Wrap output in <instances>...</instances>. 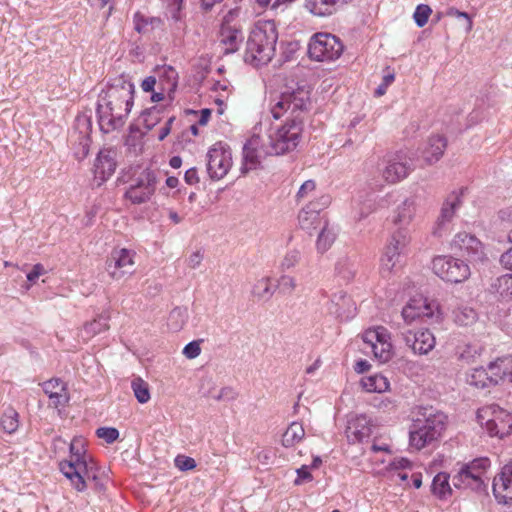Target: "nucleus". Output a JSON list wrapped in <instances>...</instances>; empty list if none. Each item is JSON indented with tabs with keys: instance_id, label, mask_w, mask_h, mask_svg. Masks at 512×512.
Segmentation results:
<instances>
[{
	"instance_id": "nucleus-1",
	"label": "nucleus",
	"mask_w": 512,
	"mask_h": 512,
	"mask_svg": "<svg viewBox=\"0 0 512 512\" xmlns=\"http://www.w3.org/2000/svg\"><path fill=\"white\" fill-rule=\"evenodd\" d=\"M302 130V120L291 119L281 127L254 134L243 147L242 173L260 167L267 156L293 151L301 140Z\"/></svg>"
},
{
	"instance_id": "nucleus-2",
	"label": "nucleus",
	"mask_w": 512,
	"mask_h": 512,
	"mask_svg": "<svg viewBox=\"0 0 512 512\" xmlns=\"http://www.w3.org/2000/svg\"><path fill=\"white\" fill-rule=\"evenodd\" d=\"M134 91V84L121 76L99 96L96 112L102 132L110 133L124 126L133 107Z\"/></svg>"
},
{
	"instance_id": "nucleus-3",
	"label": "nucleus",
	"mask_w": 512,
	"mask_h": 512,
	"mask_svg": "<svg viewBox=\"0 0 512 512\" xmlns=\"http://www.w3.org/2000/svg\"><path fill=\"white\" fill-rule=\"evenodd\" d=\"M447 416L433 407H419L409 428V444L416 450L438 440L446 428Z\"/></svg>"
},
{
	"instance_id": "nucleus-4",
	"label": "nucleus",
	"mask_w": 512,
	"mask_h": 512,
	"mask_svg": "<svg viewBox=\"0 0 512 512\" xmlns=\"http://www.w3.org/2000/svg\"><path fill=\"white\" fill-rule=\"evenodd\" d=\"M278 40L277 26L274 20H259L247 41L244 60L256 67L268 64L276 51Z\"/></svg>"
},
{
	"instance_id": "nucleus-5",
	"label": "nucleus",
	"mask_w": 512,
	"mask_h": 512,
	"mask_svg": "<svg viewBox=\"0 0 512 512\" xmlns=\"http://www.w3.org/2000/svg\"><path fill=\"white\" fill-rule=\"evenodd\" d=\"M311 106L310 91L305 87H298L291 92H283L271 107L275 119L281 118L290 111L292 119L301 120L300 114L308 111Z\"/></svg>"
},
{
	"instance_id": "nucleus-6",
	"label": "nucleus",
	"mask_w": 512,
	"mask_h": 512,
	"mask_svg": "<svg viewBox=\"0 0 512 512\" xmlns=\"http://www.w3.org/2000/svg\"><path fill=\"white\" fill-rule=\"evenodd\" d=\"M477 417L491 437L503 439L512 434V413L498 405L480 409Z\"/></svg>"
},
{
	"instance_id": "nucleus-7",
	"label": "nucleus",
	"mask_w": 512,
	"mask_h": 512,
	"mask_svg": "<svg viewBox=\"0 0 512 512\" xmlns=\"http://www.w3.org/2000/svg\"><path fill=\"white\" fill-rule=\"evenodd\" d=\"M70 459L59 463V469L63 475L71 481L76 490L83 488L80 473L85 470L88 464L94 462L86 455L82 439L74 438L70 443Z\"/></svg>"
},
{
	"instance_id": "nucleus-8",
	"label": "nucleus",
	"mask_w": 512,
	"mask_h": 512,
	"mask_svg": "<svg viewBox=\"0 0 512 512\" xmlns=\"http://www.w3.org/2000/svg\"><path fill=\"white\" fill-rule=\"evenodd\" d=\"M432 270L443 281L457 284L467 280L471 274L469 265L452 256H436L432 260Z\"/></svg>"
},
{
	"instance_id": "nucleus-9",
	"label": "nucleus",
	"mask_w": 512,
	"mask_h": 512,
	"mask_svg": "<svg viewBox=\"0 0 512 512\" xmlns=\"http://www.w3.org/2000/svg\"><path fill=\"white\" fill-rule=\"evenodd\" d=\"M344 46L340 39L330 33H316L308 45L309 57L315 61H333L342 54Z\"/></svg>"
},
{
	"instance_id": "nucleus-10",
	"label": "nucleus",
	"mask_w": 512,
	"mask_h": 512,
	"mask_svg": "<svg viewBox=\"0 0 512 512\" xmlns=\"http://www.w3.org/2000/svg\"><path fill=\"white\" fill-rule=\"evenodd\" d=\"M411 240V233L407 227H397L390 237L389 244L381 258L382 273H391L399 263L402 254L406 253Z\"/></svg>"
},
{
	"instance_id": "nucleus-11",
	"label": "nucleus",
	"mask_w": 512,
	"mask_h": 512,
	"mask_svg": "<svg viewBox=\"0 0 512 512\" xmlns=\"http://www.w3.org/2000/svg\"><path fill=\"white\" fill-rule=\"evenodd\" d=\"M157 177L154 171L145 169L125 192V198L133 204H143L151 199L156 191Z\"/></svg>"
},
{
	"instance_id": "nucleus-12",
	"label": "nucleus",
	"mask_w": 512,
	"mask_h": 512,
	"mask_svg": "<svg viewBox=\"0 0 512 512\" xmlns=\"http://www.w3.org/2000/svg\"><path fill=\"white\" fill-rule=\"evenodd\" d=\"M330 203V198L327 195L321 196L316 201L307 204L298 214V223L301 229L306 230L308 233L318 230L327 223V220L322 215V210Z\"/></svg>"
},
{
	"instance_id": "nucleus-13",
	"label": "nucleus",
	"mask_w": 512,
	"mask_h": 512,
	"mask_svg": "<svg viewBox=\"0 0 512 512\" xmlns=\"http://www.w3.org/2000/svg\"><path fill=\"white\" fill-rule=\"evenodd\" d=\"M451 249L472 262H482L485 259L484 245L473 234L465 231L457 233L451 241Z\"/></svg>"
},
{
	"instance_id": "nucleus-14",
	"label": "nucleus",
	"mask_w": 512,
	"mask_h": 512,
	"mask_svg": "<svg viewBox=\"0 0 512 512\" xmlns=\"http://www.w3.org/2000/svg\"><path fill=\"white\" fill-rule=\"evenodd\" d=\"M91 121L86 116H79L75 120V125L70 134L74 157L81 161L87 157L91 144Z\"/></svg>"
},
{
	"instance_id": "nucleus-15",
	"label": "nucleus",
	"mask_w": 512,
	"mask_h": 512,
	"mask_svg": "<svg viewBox=\"0 0 512 512\" xmlns=\"http://www.w3.org/2000/svg\"><path fill=\"white\" fill-rule=\"evenodd\" d=\"M134 253L128 249L114 250L106 260V271L114 280L134 272Z\"/></svg>"
},
{
	"instance_id": "nucleus-16",
	"label": "nucleus",
	"mask_w": 512,
	"mask_h": 512,
	"mask_svg": "<svg viewBox=\"0 0 512 512\" xmlns=\"http://www.w3.org/2000/svg\"><path fill=\"white\" fill-rule=\"evenodd\" d=\"M413 170L410 159L401 154H395L385 160L382 177L387 183H397L405 179Z\"/></svg>"
},
{
	"instance_id": "nucleus-17",
	"label": "nucleus",
	"mask_w": 512,
	"mask_h": 512,
	"mask_svg": "<svg viewBox=\"0 0 512 512\" xmlns=\"http://www.w3.org/2000/svg\"><path fill=\"white\" fill-rule=\"evenodd\" d=\"M402 338L405 344L419 355L428 354L436 343L434 335L428 329H419L415 332L407 330L402 332Z\"/></svg>"
},
{
	"instance_id": "nucleus-18",
	"label": "nucleus",
	"mask_w": 512,
	"mask_h": 512,
	"mask_svg": "<svg viewBox=\"0 0 512 512\" xmlns=\"http://www.w3.org/2000/svg\"><path fill=\"white\" fill-rule=\"evenodd\" d=\"M462 205L461 194L452 192L442 204L440 214L433 228V235L441 237L446 231L447 225L452 221L456 211Z\"/></svg>"
},
{
	"instance_id": "nucleus-19",
	"label": "nucleus",
	"mask_w": 512,
	"mask_h": 512,
	"mask_svg": "<svg viewBox=\"0 0 512 512\" xmlns=\"http://www.w3.org/2000/svg\"><path fill=\"white\" fill-rule=\"evenodd\" d=\"M493 492L500 503L512 502V461L493 480Z\"/></svg>"
},
{
	"instance_id": "nucleus-20",
	"label": "nucleus",
	"mask_w": 512,
	"mask_h": 512,
	"mask_svg": "<svg viewBox=\"0 0 512 512\" xmlns=\"http://www.w3.org/2000/svg\"><path fill=\"white\" fill-rule=\"evenodd\" d=\"M328 310L335 317L346 321L354 317L356 305L352 298L343 291L333 294Z\"/></svg>"
},
{
	"instance_id": "nucleus-21",
	"label": "nucleus",
	"mask_w": 512,
	"mask_h": 512,
	"mask_svg": "<svg viewBox=\"0 0 512 512\" xmlns=\"http://www.w3.org/2000/svg\"><path fill=\"white\" fill-rule=\"evenodd\" d=\"M207 173L212 181H219L224 177V145L215 143L207 153Z\"/></svg>"
},
{
	"instance_id": "nucleus-22",
	"label": "nucleus",
	"mask_w": 512,
	"mask_h": 512,
	"mask_svg": "<svg viewBox=\"0 0 512 512\" xmlns=\"http://www.w3.org/2000/svg\"><path fill=\"white\" fill-rule=\"evenodd\" d=\"M42 388L44 393L49 397L50 406L53 408L57 409L63 407L69 400L66 384L59 378L45 381L42 384Z\"/></svg>"
},
{
	"instance_id": "nucleus-23",
	"label": "nucleus",
	"mask_w": 512,
	"mask_h": 512,
	"mask_svg": "<svg viewBox=\"0 0 512 512\" xmlns=\"http://www.w3.org/2000/svg\"><path fill=\"white\" fill-rule=\"evenodd\" d=\"M351 0H305V8L314 16L327 17L343 8Z\"/></svg>"
},
{
	"instance_id": "nucleus-24",
	"label": "nucleus",
	"mask_w": 512,
	"mask_h": 512,
	"mask_svg": "<svg viewBox=\"0 0 512 512\" xmlns=\"http://www.w3.org/2000/svg\"><path fill=\"white\" fill-rule=\"evenodd\" d=\"M95 177L100 178V183L106 181L116 169L115 152L111 149L101 150L94 164Z\"/></svg>"
},
{
	"instance_id": "nucleus-25",
	"label": "nucleus",
	"mask_w": 512,
	"mask_h": 512,
	"mask_svg": "<svg viewBox=\"0 0 512 512\" xmlns=\"http://www.w3.org/2000/svg\"><path fill=\"white\" fill-rule=\"evenodd\" d=\"M349 443L362 442L371 434V428L365 416H357L348 420L345 430Z\"/></svg>"
},
{
	"instance_id": "nucleus-26",
	"label": "nucleus",
	"mask_w": 512,
	"mask_h": 512,
	"mask_svg": "<svg viewBox=\"0 0 512 512\" xmlns=\"http://www.w3.org/2000/svg\"><path fill=\"white\" fill-rule=\"evenodd\" d=\"M402 318L406 324H412L421 317H430L429 305L422 299L410 300L402 309Z\"/></svg>"
},
{
	"instance_id": "nucleus-27",
	"label": "nucleus",
	"mask_w": 512,
	"mask_h": 512,
	"mask_svg": "<svg viewBox=\"0 0 512 512\" xmlns=\"http://www.w3.org/2000/svg\"><path fill=\"white\" fill-rule=\"evenodd\" d=\"M416 214V200L414 197L406 198L395 210L393 224L399 227H407L413 221Z\"/></svg>"
},
{
	"instance_id": "nucleus-28",
	"label": "nucleus",
	"mask_w": 512,
	"mask_h": 512,
	"mask_svg": "<svg viewBox=\"0 0 512 512\" xmlns=\"http://www.w3.org/2000/svg\"><path fill=\"white\" fill-rule=\"evenodd\" d=\"M499 375L500 373L498 372H493V375H490L486 369L479 367L472 370L467 378V382L476 388H488L500 383Z\"/></svg>"
},
{
	"instance_id": "nucleus-29",
	"label": "nucleus",
	"mask_w": 512,
	"mask_h": 512,
	"mask_svg": "<svg viewBox=\"0 0 512 512\" xmlns=\"http://www.w3.org/2000/svg\"><path fill=\"white\" fill-rule=\"evenodd\" d=\"M447 147V139L442 135L431 136L423 151L424 160L428 164L437 162L444 154Z\"/></svg>"
},
{
	"instance_id": "nucleus-30",
	"label": "nucleus",
	"mask_w": 512,
	"mask_h": 512,
	"mask_svg": "<svg viewBox=\"0 0 512 512\" xmlns=\"http://www.w3.org/2000/svg\"><path fill=\"white\" fill-rule=\"evenodd\" d=\"M178 73L171 67H163L159 71L158 89L167 90L170 100H173V94L177 88Z\"/></svg>"
},
{
	"instance_id": "nucleus-31",
	"label": "nucleus",
	"mask_w": 512,
	"mask_h": 512,
	"mask_svg": "<svg viewBox=\"0 0 512 512\" xmlns=\"http://www.w3.org/2000/svg\"><path fill=\"white\" fill-rule=\"evenodd\" d=\"M305 437V429L302 423L292 422L282 435V446L291 448L300 443Z\"/></svg>"
},
{
	"instance_id": "nucleus-32",
	"label": "nucleus",
	"mask_w": 512,
	"mask_h": 512,
	"mask_svg": "<svg viewBox=\"0 0 512 512\" xmlns=\"http://www.w3.org/2000/svg\"><path fill=\"white\" fill-rule=\"evenodd\" d=\"M81 481L83 482V488L78 490L79 492L84 491L89 484H92L96 491L104 490V482L102 478L98 475V468L95 462H91L88 464L85 470L80 473Z\"/></svg>"
},
{
	"instance_id": "nucleus-33",
	"label": "nucleus",
	"mask_w": 512,
	"mask_h": 512,
	"mask_svg": "<svg viewBox=\"0 0 512 512\" xmlns=\"http://www.w3.org/2000/svg\"><path fill=\"white\" fill-rule=\"evenodd\" d=\"M453 321L459 326H470L478 319V314L474 308L461 304L452 311Z\"/></svg>"
},
{
	"instance_id": "nucleus-34",
	"label": "nucleus",
	"mask_w": 512,
	"mask_h": 512,
	"mask_svg": "<svg viewBox=\"0 0 512 512\" xmlns=\"http://www.w3.org/2000/svg\"><path fill=\"white\" fill-rule=\"evenodd\" d=\"M490 466L488 458H479L473 460L471 463L463 466L468 474L473 475L474 487L480 489L483 485V475L487 468Z\"/></svg>"
},
{
	"instance_id": "nucleus-35",
	"label": "nucleus",
	"mask_w": 512,
	"mask_h": 512,
	"mask_svg": "<svg viewBox=\"0 0 512 512\" xmlns=\"http://www.w3.org/2000/svg\"><path fill=\"white\" fill-rule=\"evenodd\" d=\"M432 493L441 500H445L452 495V487L449 483V474L445 472L438 473L431 485Z\"/></svg>"
},
{
	"instance_id": "nucleus-36",
	"label": "nucleus",
	"mask_w": 512,
	"mask_h": 512,
	"mask_svg": "<svg viewBox=\"0 0 512 512\" xmlns=\"http://www.w3.org/2000/svg\"><path fill=\"white\" fill-rule=\"evenodd\" d=\"M361 385L367 392L382 393L389 389L390 383L385 376L381 374H375L363 378L361 380Z\"/></svg>"
},
{
	"instance_id": "nucleus-37",
	"label": "nucleus",
	"mask_w": 512,
	"mask_h": 512,
	"mask_svg": "<svg viewBox=\"0 0 512 512\" xmlns=\"http://www.w3.org/2000/svg\"><path fill=\"white\" fill-rule=\"evenodd\" d=\"M108 319L109 317L107 315L101 314L93 321L86 323L83 327V335H86L87 338H92L93 336L106 331L109 328Z\"/></svg>"
},
{
	"instance_id": "nucleus-38",
	"label": "nucleus",
	"mask_w": 512,
	"mask_h": 512,
	"mask_svg": "<svg viewBox=\"0 0 512 512\" xmlns=\"http://www.w3.org/2000/svg\"><path fill=\"white\" fill-rule=\"evenodd\" d=\"M243 40L244 34L240 28L226 27V55L237 51Z\"/></svg>"
},
{
	"instance_id": "nucleus-39",
	"label": "nucleus",
	"mask_w": 512,
	"mask_h": 512,
	"mask_svg": "<svg viewBox=\"0 0 512 512\" xmlns=\"http://www.w3.org/2000/svg\"><path fill=\"white\" fill-rule=\"evenodd\" d=\"M18 417V412L14 408L8 407L0 419V426L3 431L8 434L14 433L19 426Z\"/></svg>"
},
{
	"instance_id": "nucleus-40",
	"label": "nucleus",
	"mask_w": 512,
	"mask_h": 512,
	"mask_svg": "<svg viewBox=\"0 0 512 512\" xmlns=\"http://www.w3.org/2000/svg\"><path fill=\"white\" fill-rule=\"evenodd\" d=\"M160 23L161 20L159 18H146L139 12L134 15V29L141 34L150 32L155 26H159Z\"/></svg>"
},
{
	"instance_id": "nucleus-41",
	"label": "nucleus",
	"mask_w": 512,
	"mask_h": 512,
	"mask_svg": "<svg viewBox=\"0 0 512 512\" xmlns=\"http://www.w3.org/2000/svg\"><path fill=\"white\" fill-rule=\"evenodd\" d=\"M320 232L316 241V248L319 252H326L335 241V234L331 229L328 228L326 223L324 226L319 228Z\"/></svg>"
},
{
	"instance_id": "nucleus-42",
	"label": "nucleus",
	"mask_w": 512,
	"mask_h": 512,
	"mask_svg": "<svg viewBox=\"0 0 512 512\" xmlns=\"http://www.w3.org/2000/svg\"><path fill=\"white\" fill-rule=\"evenodd\" d=\"M363 341L365 343H382L390 341V334L383 326H378L368 329L363 334Z\"/></svg>"
},
{
	"instance_id": "nucleus-43",
	"label": "nucleus",
	"mask_w": 512,
	"mask_h": 512,
	"mask_svg": "<svg viewBox=\"0 0 512 512\" xmlns=\"http://www.w3.org/2000/svg\"><path fill=\"white\" fill-rule=\"evenodd\" d=\"M371 351L373 352L375 358H377L380 362H387L392 357V344L390 341L382 342V343H366Z\"/></svg>"
},
{
	"instance_id": "nucleus-44",
	"label": "nucleus",
	"mask_w": 512,
	"mask_h": 512,
	"mask_svg": "<svg viewBox=\"0 0 512 512\" xmlns=\"http://www.w3.org/2000/svg\"><path fill=\"white\" fill-rule=\"evenodd\" d=\"M131 388L139 403L144 404L150 400L148 383L145 382L142 378H134L131 382Z\"/></svg>"
},
{
	"instance_id": "nucleus-45",
	"label": "nucleus",
	"mask_w": 512,
	"mask_h": 512,
	"mask_svg": "<svg viewBox=\"0 0 512 512\" xmlns=\"http://www.w3.org/2000/svg\"><path fill=\"white\" fill-rule=\"evenodd\" d=\"M475 478L473 475L468 474L464 467L460 469V471L453 476L452 483L454 488L456 489H471V490H479L474 487Z\"/></svg>"
},
{
	"instance_id": "nucleus-46",
	"label": "nucleus",
	"mask_w": 512,
	"mask_h": 512,
	"mask_svg": "<svg viewBox=\"0 0 512 512\" xmlns=\"http://www.w3.org/2000/svg\"><path fill=\"white\" fill-rule=\"evenodd\" d=\"M251 292L258 301H265L272 297L274 290L271 288L269 279L263 278L255 284Z\"/></svg>"
},
{
	"instance_id": "nucleus-47",
	"label": "nucleus",
	"mask_w": 512,
	"mask_h": 512,
	"mask_svg": "<svg viewBox=\"0 0 512 512\" xmlns=\"http://www.w3.org/2000/svg\"><path fill=\"white\" fill-rule=\"evenodd\" d=\"M161 111L156 106L144 110L141 114L143 123L147 131L153 129L161 121Z\"/></svg>"
},
{
	"instance_id": "nucleus-48",
	"label": "nucleus",
	"mask_w": 512,
	"mask_h": 512,
	"mask_svg": "<svg viewBox=\"0 0 512 512\" xmlns=\"http://www.w3.org/2000/svg\"><path fill=\"white\" fill-rule=\"evenodd\" d=\"M336 271L343 279L350 280L355 274L354 264L347 258L341 259L336 264Z\"/></svg>"
},
{
	"instance_id": "nucleus-49",
	"label": "nucleus",
	"mask_w": 512,
	"mask_h": 512,
	"mask_svg": "<svg viewBox=\"0 0 512 512\" xmlns=\"http://www.w3.org/2000/svg\"><path fill=\"white\" fill-rule=\"evenodd\" d=\"M432 10L428 5L420 4L416 7L413 18L418 27H424L429 19Z\"/></svg>"
},
{
	"instance_id": "nucleus-50",
	"label": "nucleus",
	"mask_w": 512,
	"mask_h": 512,
	"mask_svg": "<svg viewBox=\"0 0 512 512\" xmlns=\"http://www.w3.org/2000/svg\"><path fill=\"white\" fill-rule=\"evenodd\" d=\"M253 453H254L255 458L262 465H269V464H271L273 459H274V457H275V452L270 447H264V448L258 447L257 449L253 450Z\"/></svg>"
},
{
	"instance_id": "nucleus-51",
	"label": "nucleus",
	"mask_w": 512,
	"mask_h": 512,
	"mask_svg": "<svg viewBox=\"0 0 512 512\" xmlns=\"http://www.w3.org/2000/svg\"><path fill=\"white\" fill-rule=\"evenodd\" d=\"M98 438L104 439L108 444L115 442L119 437V431L114 427H100L96 430Z\"/></svg>"
},
{
	"instance_id": "nucleus-52",
	"label": "nucleus",
	"mask_w": 512,
	"mask_h": 512,
	"mask_svg": "<svg viewBox=\"0 0 512 512\" xmlns=\"http://www.w3.org/2000/svg\"><path fill=\"white\" fill-rule=\"evenodd\" d=\"M300 258H301V253L299 250H297V249L289 250L285 254V256L281 262L282 269L293 268L300 261Z\"/></svg>"
},
{
	"instance_id": "nucleus-53",
	"label": "nucleus",
	"mask_w": 512,
	"mask_h": 512,
	"mask_svg": "<svg viewBox=\"0 0 512 512\" xmlns=\"http://www.w3.org/2000/svg\"><path fill=\"white\" fill-rule=\"evenodd\" d=\"M185 311L182 308H174L169 315L170 326L174 330H179L184 323Z\"/></svg>"
},
{
	"instance_id": "nucleus-54",
	"label": "nucleus",
	"mask_w": 512,
	"mask_h": 512,
	"mask_svg": "<svg viewBox=\"0 0 512 512\" xmlns=\"http://www.w3.org/2000/svg\"><path fill=\"white\" fill-rule=\"evenodd\" d=\"M182 5L183 0H167V10L173 20L181 19Z\"/></svg>"
},
{
	"instance_id": "nucleus-55",
	"label": "nucleus",
	"mask_w": 512,
	"mask_h": 512,
	"mask_svg": "<svg viewBox=\"0 0 512 512\" xmlns=\"http://www.w3.org/2000/svg\"><path fill=\"white\" fill-rule=\"evenodd\" d=\"M316 188V183L314 180L305 181L299 188L296 198L297 200H302L308 197Z\"/></svg>"
},
{
	"instance_id": "nucleus-56",
	"label": "nucleus",
	"mask_w": 512,
	"mask_h": 512,
	"mask_svg": "<svg viewBox=\"0 0 512 512\" xmlns=\"http://www.w3.org/2000/svg\"><path fill=\"white\" fill-rule=\"evenodd\" d=\"M175 465L182 471L191 470L196 467V462L193 458L179 455L175 458Z\"/></svg>"
},
{
	"instance_id": "nucleus-57",
	"label": "nucleus",
	"mask_w": 512,
	"mask_h": 512,
	"mask_svg": "<svg viewBox=\"0 0 512 512\" xmlns=\"http://www.w3.org/2000/svg\"><path fill=\"white\" fill-rule=\"evenodd\" d=\"M279 287L284 293H292L296 288V281L293 277L283 275L279 279Z\"/></svg>"
},
{
	"instance_id": "nucleus-58",
	"label": "nucleus",
	"mask_w": 512,
	"mask_h": 512,
	"mask_svg": "<svg viewBox=\"0 0 512 512\" xmlns=\"http://www.w3.org/2000/svg\"><path fill=\"white\" fill-rule=\"evenodd\" d=\"M201 352L200 343L198 341L189 342L183 349V354L188 359L196 358Z\"/></svg>"
},
{
	"instance_id": "nucleus-59",
	"label": "nucleus",
	"mask_w": 512,
	"mask_h": 512,
	"mask_svg": "<svg viewBox=\"0 0 512 512\" xmlns=\"http://www.w3.org/2000/svg\"><path fill=\"white\" fill-rule=\"evenodd\" d=\"M449 16L456 18H464L466 21L465 29L467 32L472 30L473 22L468 13L457 10L456 8H450L447 12Z\"/></svg>"
},
{
	"instance_id": "nucleus-60",
	"label": "nucleus",
	"mask_w": 512,
	"mask_h": 512,
	"mask_svg": "<svg viewBox=\"0 0 512 512\" xmlns=\"http://www.w3.org/2000/svg\"><path fill=\"white\" fill-rule=\"evenodd\" d=\"M295 1L296 0H275L271 4L270 9L275 13V15H278L285 12Z\"/></svg>"
},
{
	"instance_id": "nucleus-61",
	"label": "nucleus",
	"mask_w": 512,
	"mask_h": 512,
	"mask_svg": "<svg viewBox=\"0 0 512 512\" xmlns=\"http://www.w3.org/2000/svg\"><path fill=\"white\" fill-rule=\"evenodd\" d=\"M310 467L307 465H302L299 469H297L298 478L295 480L296 484H300L304 481H311L312 475L309 471Z\"/></svg>"
},
{
	"instance_id": "nucleus-62",
	"label": "nucleus",
	"mask_w": 512,
	"mask_h": 512,
	"mask_svg": "<svg viewBox=\"0 0 512 512\" xmlns=\"http://www.w3.org/2000/svg\"><path fill=\"white\" fill-rule=\"evenodd\" d=\"M44 273V267L42 264H35L32 270L27 274L28 281L34 283L40 275Z\"/></svg>"
},
{
	"instance_id": "nucleus-63",
	"label": "nucleus",
	"mask_w": 512,
	"mask_h": 512,
	"mask_svg": "<svg viewBox=\"0 0 512 512\" xmlns=\"http://www.w3.org/2000/svg\"><path fill=\"white\" fill-rule=\"evenodd\" d=\"M203 260V255L200 251L193 252L187 259L188 266L192 269L197 268Z\"/></svg>"
},
{
	"instance_id": "nucleus-64",
	"label": "nucleus",
	"mask_w": 512,
	"mask_h": 512,
	"mask_svg": "<svg viewBox=\"0 0 512 512\" xmlns=\"http://www.w3.org/2000/svg\"><path fill=\"white\" fill-rule=\"evenodd\" d=\"M500 262L503 267L512 270V247L501 255Z\"/></svg>"
}]
</instances>
